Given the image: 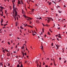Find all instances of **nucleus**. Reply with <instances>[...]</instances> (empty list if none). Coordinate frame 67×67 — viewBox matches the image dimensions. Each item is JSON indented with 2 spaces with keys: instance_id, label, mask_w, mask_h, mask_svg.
<instances>
[{
  "instance_id": "obj_58",
  "label": "nucleus",
  "mask_w": 67,
  "mask_h": 67,
  "mask_svg": "<svg viewBox=\"0 0 67 67\" xmlns=\"http://www.w3.org/2000/svg\"><path fill=\"white\" fill-rule=\"evenodd\" d=\"M58 35H59V36H61V35L60 34H59Z\"/></svg>"
},
{
  "instance_id": "obj_41",
  "label": "nucleus",
  "mask_w": 67,
  "mask_h": 67,
  "mask_svg": "<svg viewBox=\"0 0 67 67\" xmlns=\"http://www.w3.org/2000/svg\"><path fill=\"white\" fill-rule=\"evenodd\" d=\"M62 50H63L62 52L63 53H64V49H62Z\"/></svg>"
},
{
  "instance_id": "obj_49",
  "label": "nucleus",
  "mask_w": 67,
  "mask_h": 67,
  "mask_svg": "<svg viewBox=\"0 0 67 67\" xmlns=\"http://www.w3.org/2000/svg\"><path fill=\"white\" fill-rule=\"evenodd\" d=\"M62 59V58H59V60H61Z\"/></svg>"
},
{
  "instance_id": "obj_27",
  "label": "nucleus",
  "mask_w": 67,
  "mask_h": 67,
  "mask_svg": "<svg viewBox=\"0 0 67 67\" xmlns=\"http://www.w3.org/2000/svg\"><path fill=\"white\" fill-rule=\"evenodd\" d=\"M17 67H20V65H19V64H18L17 65Z\"/></svg>"
},
{
  "instance_id": "obj_32",
  "label": "nucleus",
  "mask_w": 67,
  "mask_h": 67,
  "mask_svg": "<svg viewBox=\"0 0 67 67\" xmlns=\"http://www.w3.org/2000/svg\"><path fill=\"white\" fill-rule=\"evenodd\" d=\"M5 14H6V13H7V11L6 10H5Z\"/></svg>"
},
{
  "instance_id": "obj_53",
  "label": "nucleus",
  "mask_w": 67,
  "mask_h": 67,
  "mask_svg": "<svg viewBox=\"0 0 67 67\" xmlns=\"http://www.w3.org/2000/svg\"><path fill=\"white\" fill-rule=\"evenodd\" d=\"M41 19H42V18H41V17H40L39 20H41Z\"/></svg>"
},
{
  "instance_id": "obj_35",
  "label": "nucleus",
  "mask_w": 67,
  "mask_h": 67,
  "mask_svg": "<svg viewBox=\"0 0 67 67\" xmlns=\"http://www.w3.org/2000/svg\"><path fill=\"white\" fill-rule=\"evenodd\" d=\"M58 30H60V27H59L58 28Z\"/></svg>"
},
{
  "instance_id": "obj_48",
  "label": "nucleus",
  "mask_w": 67,
  "mask_h": 67,
  "mask_svg": "<svg viewBox=\"0 0 67 67\" xmlns=\"http://www.w3.org/2000/svg\"><path fill=\"white\" fill-rule=\"evenodd\" d=\"M57 40H58V41H59V39H58V38H57Z\"/></svg>"
},
{
  "instance_id": "obj_17",
  "label": "nucleus",
  "mask_w": 67,
  "mask_h": 67,
  "mask_svg": "<svg viewBox=\"0 0 67 67\" xmlns=\"http://www.w3.org/2000/svg\"><path fill=\"white\" fill-rule=\"evenodd\" d=\"M55 45H56V46L57 48H59L58 47V46L57 45V44H56Z\"/></svg>"
},
{
  "instance_id": "obj_47",
  "label": "nucleus",
  "mask_w": 67,
  "mask_h": 67,
  "mask_svg": "<svg viewBox=\"0 0 67 67\" xmlns=\"http://www.w3.org/2000/svg\"><path fill=\"white\" fill-rule=\"evenodd\" d=\"M58 37H59V38H62V37L60 36H58Z\"/></svg>"
},
{
  "instance_id": "obj_31",
  "label": "nucleus",
  "mask_w": 67,
  "mask_h": 67,
  "mask_svg": "<svg viewBox=\"0 0 67 67\" xmlns=\"http://www.w3.org/2000/svg\"><path fill=\"white\" fill-rule=\"evenodd\" d=\"M13 42V40H11V43H12V42Z\"/></svg>"
},
{
  "instance_id": "obj_60",
  "label": "nucleus",
  "mask_w": 67,
  "mask_h": 67,
  "mask_svg": "<svg viewBox=\"0 0 67 67\" xmlns=\"http://www.w3.org/2000/svg\"><path fill=\"white\" fill-rule=\"evenodd\" d=\"M12 16H13V18H14V15H13Z\"/></svg>"
},
{
  "instance_id": "obj_22",
  "label": "nucleus",
  "mask_w": 67,
  "mask_h": 67,
  "mask_svg": "<svg viewBox=\"0 0 67 67\" xmlns=\"http://www.w3.org/2000/svg\"><path fill=\"white\" fill-rule=\"evenodd\" d=\"M58 12H59L60 13H62V11H61L60 12V11L59 10H58Z\"/></svg>"
},
{
  "instance_id": "obj_61",
  "label": "nucleus",
  "mask_w": 67,
  "mask_h": 67,
  "mask_svg": "<svg viewBox=\"0 0 67 67\" xmlns=\"http://www.w3.org/2000/svg\"><path fill=\"white\" fill-rule=\"evenodd\" d=\"M20 32L21 33H22V31H21V30H20Z\"/></svg>"
},
{
  "instance_id": "obj_28",
  "label": "nucleus",
  "mask_w": 67,
  "mask_h": 67,
  "mask_svg": "<svg viewBox=\"0 0 67 67\" xmlns=\"http://www.w3.org/2000/svg\"><path fill=\"white\" fill-rule=\"evenodd\" d=\"M21 4H23V1H21Z\"/></svg>"
},
{
  "instance_id": "obj_59",
  "label": "nucleus",
  "mask_w": 67,
  "mask_h": 67,
  "mask_svg": "<svg viewBox=\"0 0 67 67\" xmlns=\"http://www.w3.org/2000/svg\"><path fill=\"white\" fill-rule=\"evenodd\" d=\"M25 56H26V53H25Z\"/></svg>"
},
{
  "instance_id": "obj_3",
  "label": "nucleus",
  "mask_w": 67,
  "mask_h": 67,
  "mask_svg": "<svg viewBox=\"0 0 67 67\" xmlns=\"http://www.w3.org/2000/svg\"><path fill=\"white\" fill-rule=\"evenodd\" d=\"M15 11V16H17V14H18V13L16 11Z\"/></svg>"
},
{
  "instance_id": "obj_19",
  "label": "nucleus",
  "mask_w": 67,
  "mask_h": 67,
  "mask_svg": "<svg viewBox=\"0 0 67 67\" xmlns=\"http://www.w3.org/2000/svg\"><path fill=\"white\" fill-rule=\"evenodd\" d=\"M20 28L21 29H23V30L24 29L22 27V26H20Z\"/></svg>"
},
{
  "instance_id": "obj_42",
  "label": "nucleus",
  "mask_w": 67,
  "mask_h": 67,
  "mask_svg": "<svg viewBox=\"0 0 67 67\" xmlns=\"http://www.w3.org/2000/svg\"><path fill=\"white\" fill-rule=\"evenodd\" d=\"M16 26H17V23L16 22Z\"/></svg>"
},
{
  "instance_id": "obj_1",
  "label": "nucleus",
  "mask_w": 67,
  "mask_h": 67,
  "mask_svg": "<svg viewBox=\"0 0 67 67\" xmlns=\"http://www.w3.org/2000/svg\"><path fill=\"white\" fill-rule=\"evenodd\" d=\"M13 11H16V8H14V6L15 5H14V4H13Z\"/></svg>"
},
{
  "instance_id": "obj_64",
  "label": "nucleus",
  "mask_w": 67,
  "mask_h": 67,
  "mask_svg": "<svg viewBox=\"0 0 67 67\" xmlns=\"http://www.w3.org/2000/svg\"><path fill=\"white\" fill-rule=\"evenodd\" d=\"M16 52L15 51H14V53H16Z\"/></svg>"
},
{
  "instance_id": "obj_29",
  "label": "nucleus",
  "mask_w": 67,
  "mask_h": 67,
  "mask_svg": "<svg viewBox=\"0 0 67 67\" xmlns=\"http://www.w3.org/2000/svg\"><path fill=\"white\" fill-rule=\"evenodd\" d=\"M48 34H49V35H51V34H50V33H49V32H48Z\"/></svg>"
},
{
  "instance_id": "obj_52",
  "label": "nucleus",
  "mask_w": 67,
  "mask_h": 67,
  "mask_svg": "<svg viewBox=\"0 0 67 67\" xmlns=\"http://www.w3.org/2000/svg\"><path fill=\"white\" fill-rule=\"evenodd\" d=\"M14 18L15 21H16V17H14Z\"/></svg>"
},
{
  "instance_id": "obj_15",
  "label": "nucleus",
  "mask_w": 67,
  "mask_h": 67,
  "mask_svg": "<svg viewBox=\"0 0 67 67\" xmlns=\"http://www.w3.org/2000/svg\"><path fill=\"white\" fill-rule=\"evenodd\" d=\"M24 46H22L21 48V49H24Z\"/></svg>"
},
{
  "instance_id": "obj_6",
  "label": "nucleus",
  "mask_w": 67,
  "mask_h": 67,
  "mask_svg": "<svg viewBox=\"0 0 67 67\" xmlns=\"http://www.w3.org/2000/svg\"><path fill=\"white\" fill-rule=\"evenodd\" d=\"M18 4H21V2L20 1H18Z\"/></svg>"
},
{
  "instance_id": "obj_21",
  "label": "nucleus",
  "mask_w": 67,
  "mask_h": 67,
  "mask_svg": "<svg viewBox=\"0 0 67 67\" xmlns=\"http://www.w3.org/2000/svg\"><path fill=\"white\" fill-rule=\"evenodd\" d=\"M1 23H2L3 22V19H1Z\"/></svg>"
},
{
  "instance_id": "obj_8",
  "label": "nucleus",
  "mask_w": 67,
  "mask_h": 67,
  "mask_svg": "<svg viewBox=\"0 0 67 67\" xmlns=\"http://www.w3.org/2000/svg\"><path fill=\"white\" fill-rule=\"evenodd\" d=\"M42 33H44V28H42Z\"/></svg>"
},
{
  "instance_id": "obj_4",
  "label": "nucleus",
  "mask_w": 67,
  "mask_h": 67,
  "mask_svg": "<svg viewBox=\"0 0 67 67\" xmlns=\"http://www.w3.org/2000/svg\"><path fill=\"white\" fill-rule=\"evenodd\" d=\"M7 55L8 56H10V53L9 52L8 53H7Z\"/></svg>"
},
{
  "instance_id": "obj_43",
  "label": "nucleus",
  "mask_w": 67,
  "mask_h": 67,
  "mask_svg": "<svg viewBox=\"0 0 67 67\" xmlns=\"http://www.w3.org/2000/svg\"><path fill=\"white\" fill-rule=\"evenodd\" d=\"M0 15H1V16H3V14H1Z\"/></svg>"
},
{
  "instance_id": "obj_38",
  "label": "nucleus",
  "mask_w": 67,
  "mask_h": 67,
  "mask_svg": "<svg viewBox=\"0 0 67 67\" xmlns=\"http://www.w3.org/2000/svg\"><path fill=\"white\" fill-rule=\"evenodd\" d=\"M29 27H31V28H33V27L32 26H30Z\"/></svg>"
},
{
  "instance_id": "obj_37",
  "label": "nucleus",
  "mask_w": 67,
  "mask_h": 67,
  "mask_svg": "<svg viewBox=\"0 0 67 67\" xmlns=\"http://www.w3.org/2000/svg\"><path fill=\"white\" fill-rule=\"evenodd\" d=\"M51 46H53V43H52L51 44Z\"/></svg>"
},
{
  "instance_id": "obj_34",
  "label": "nucleus",
  "mask_w": 67,
  "mask_h": 67,
  "mask_svg": "<svg viewBox=\"0 0 67 67\" xmlns=\"http://www.w3.org/2000/svg\"><path fill=\"white\" fill-rule=\"evenodd\" d=\"M23 53H23V50H22V55H23Z\"/></svg>"
},
{
  "instance_id": "obj_46",
  "label": "nucleus",
  "mask_w": 67,
  "mask_h": 67,
  "mask_svg": "<svg viewBox=\"0 0 67 67\" xmlns=\"http://www.w3.org/2000/svg\"><path fill=\"white\" fill-rule=\"evenodd\" d=\"M66 60L64 62V63H66Z\"/></svg>"
},
{
  "instance_id": "obj_36",
  "label": "nucleus",
  "mask_w": 67,
  "mask_h": 67,
  "mask_svg": "<svg viewBox=\"0 0 67 67\" xmlns=\"http://www.w3.org/2000/svg\"><path fill=\"white\" fill-rule=\"evenodd\" d=\"M26 25H25L24 26H25V27H26V26H27V24H26Z\"/></svg>"
},
{
  "instance_id": "obj_23",
  "label": "nucleus",
  "mask_w": 67,
  "mask_h": 67,
  "mask_svg": "<svg viewBox=\"0 0 67 67\" xmlns=\"http://www.w3.org/2000/svg\"><path fill=\"white\" fill-rule=\"evenodd\" d=\"M20 67H23V65H22V64H21Z\"/></svg>"
},
{
  "instance_id": "obj_56",
  "label": "nucleus",
  "mask_w": 67,
  "mask_h": 67,
  "mask_svg": "<svg viewBox=\"0 0 67 67\" xmlns=\"http://www.w3.org/2000/svg\"><path fill=\"white\" fill-rule=\"evenodd\" d=\"M17 45H16V47H15L16 49V48H17Z\"/></svg>"
},
{
  "instance_id": "obj_63",
  "label": "nucleus",
  "mask_w": 67,
  "mask_h": 67,
  "mask_svg": "<svg viewBox=\"0 0 67 67\" xmlns=\"http://www.w3.org/2000/svg\"><path fill=\"white\" fill-rule=\"evenodd\" d=\"M32 23V21H30V24H31Z\"/></svg>"
},
{
  "instance_id": "obj_18",
  "label": "nucleus",
  "mask_w": 67,
  "mask_h": 67,
  "mask_svg": "<svg viewBox=\"0 0 67 67\" xmlns=\"http://www.w3.org/2000/svg\"><path fill=\"white\" fill-rule=\"evenodd\" d=\"M55 45H56V46L57 48H59L58 47V46L57 45V44H56Z\"/></svg>"
},
{
  "instance_id": "obj_24",
  "label": "nucleus",
  "mask_w": 67,
  "mask_h": 67,
  "mask_svg": "<svg viewBox=\"0 0 67 67\" xmlns=\"http://www.w3.org/2000/svg\"><path fill=\"white\" fill-rule=\"evenodd\" d=\"M31 19H32V18H31V19H27V21H29V20H31Z\"/></svg>"
},
{
  "instance_id": "obj_51",
  "label": "nucleus",
  "mask_w": 67,
  "mask_h": 67,
  "mask_svg": "<svg viewBox=\"0 0 67 67\" xmlns=\"http://www.w3.org/2000/svg\"><path fill=\"white\" fill-rule=\"evenodd\" d=\"M1 25H2V26L3 25V24H2V23H1Z\"/></svg>"
},
{
  "instance_id": "obj_13",
  "label": "nucleus",
  "mask_w": 67,
  "mask_h": 67,
  "mask_svg": "<svg viewBox=\"0 0 67 67\" xmlns=\"http://www.w3.org/2000/svg\"><path fill=\"white\" fill-rule=\"evenodd\" d=\"M49 31L51 32V33H52V31H51V29H49Z\"/></svg>"
},
{
  "instance_id": "obj_14",
  "label": "nucleus",
  "mask_w": 67,
  "mask_h": 67,
  "mask_svg": "<svg viewBox=\"0 0 67 67\" xmlns=\"http://www.w3.org/2000/svg\"><path fill=\"white\" fill-rule=\"evenodd\" d=\"M51 4H52V2H49V5H51Z\"/></svg>"
},
{
  "instance_id": "obj_54",
  "label": "nucleus",
  "mask_w": 67,
  "mask_h": 67,
  "mask_svg": "<svg viewBox=\"0 0 67 67\" xmlns=\"http://www.w3.org/2000/svg\"><path fill=\"white\" fill-rule=\"evenodd\" d=\"M10 63H9L8 64V66H10Z\"/></svg>"
},
{
  "instance_id": "obj_16",
  "label": "nucleus",
  "mask_w": 67,
  "mask_h": 67,
  "mask_svg": "<svg viewBox=\"0 0 67 67\" xmlns=\"http://www.w3.org/2000/svg\"><path fill=\"white\" fill-rule=\"evenodd\" d=\"M26 18H28V19H31V18H30V17H29L27 16H26Z\"/></svg>"
},
{
  "instance_id": "obj_11",
  "label": "nucleus",
  "mask_w": 67,
  "mask_h": 67,
  "mask_svg": "<svg viewBox=\"0 0 67 67\" xmlns=\"http://www.w3.org/2000/svg\"><path fill=\"white\" fill-rule=\"evenodd\" d=\"M41 49L42 51H43V46H42L41 48Z\"/></svg>"
},
{
  "instance_id": "obj_30",
  "label": "nucleus",
  "mask_w": 67,
  "mask_h": 67,
  "mask_svg": "<svg viewBox=\"0 0 67 67\" xmlns=\"http://www.w3.org/2000/svg\"><path fill=\"white\" fill-rule=\"evenodd\" d=\"M5 51H7V52H9V51L7 50L6 49H5Z\"/></svg>"
},
{
  "instance_id": "obj_25",
  "label": "nucleus",
  "mask_w": 67,
  "mask_h": 67,
  "mask_svg": "<svg viewBox=\"0 0 67 67\" xmlns=\"http://www.w3.org/2000/svg\"><path fill=\"white\" fill-rule=\"evenodd\" d=\"M47 22L48 23H49L50 22V21L48 20H47Z\"/></svg>"
},
{
  "instance_id": "obj_20",
  "label": "nucleus",
  "mask_w": 67,
  "mask_h": 67,
  "mask_svg": "<svg viewBox=\"0 0 67 67\" xmlns=\"http://www.w3.org/2000/svg\"><path fill=\"white\" fill-rule=\"evenodd\" d=\"M5 51V49L3 50V52L4 53H5V52L4 51Z\"/></svg>"
},
{
  "instance_id": "obj_7",
  "label": "nucleus",
  "mask_w": 67,
  "mask_h": 67,
  "mask_svg": "<svg viewBox=\"0 0 67 67\" xmlns=\"http://www.w3.org/2000/svg\"><path fill=\"white\" fill-rule=\"evenodd\" d=\"M12 1V3H13V4H14V2H15V0H13V1Z\"/></svg>"
},
{
  "instance_id": "obj_9",
  "label": "nucleus",
  "mask_w": 67,
  "mask_h": 67,
  "mask_svg": "<svg viewBox=\"0 0 67 67\" xmlns=\"http://www.w3.org/2000/svg\"><path fill=\"white\" fill-rule=\"evenodd\" d=\"M0 8H1V9H4V8L3 7H2V6H0Z\"/></svg>"
},
{
  "instance_id": "obj_55",
  "label": "nucleus",
  "mask_w": 67,
  "mask_h": 67,
  "mask_svg": "<svg viewBox=\"0 0 67 67\" xmlns=\"http://www.w3.org/2000/svg\"><path fill=\"white\" fill-rule=\"evenodd\" d=\"M53 65V64H52V63H50V65Z\"/></svg>"
},
{
  "instance_id": "obj_2",
  "label": "nucleus",
  "mask_w": 67,
  "mask_h": 67,
  "mask_svg": "<svg viewBox=\"0 0 67 67\" xmlns=\"http://www.w3.org/2000/svg\"><path fill=\"white\" fill-rule=\"evenodd\" d=\"M22 14H25V11H24V10H23V9H22Z\"/></svg>"
},
{
  "instance_id": "obj_62",
  "label": "nucleus",
  "mask_w": 67,
  "mask_h": 67,
  "mask_svg": "<svg viewBox=\"0 0 67 67\" xmlns=\"http://www.w3.org/2000/svg\"><path fill=\"white\" fill-rule=\"evenodd\" d=\"M3 17L4 18H5V16H3Z\"/></svg>"
},
{
  "instance_id": "obj_50",
  "label": "nucleus",
  "mask_w": 67,
  "mask_h": 67,
  "mask_svg": "<svg viewBox=\"0 0 67 67\" xmlns=\"http://www.w3.org/2000/svg\"><path fill=\"white\" fill-rule=\"evenodd\" d=\"M32 35H34H34H35V34H32Z\"/></svg>"
},
{
  "instance_id": "obj_45",
  "label": "nucleus",
  "mask_w": 67,
  "mask_h": 67,
  "mask_svg": "<svg viewBox=\"0 0 67 67\" xmlns=\"http://www.w3.org/2000/svg\"><path fill=\"white\" fill-rule=\"evenodd\" d=\"M1 65H2V66L3 65V64H2V63H1Z\"/></svg>"
},
{
  "instance_id": "obj_39",
  "label": "nucleus",
  "mask_w": 67,
  "mask_h": 67,
  "mask_svg": "<svg viewBox=\"0 0 67 67\" xmlns=\"http://www.w3.org/2000/svg\"><path fill=\"white\" fill-rule=\"evenodd\" d=\"M52 2H54L55 4H56V3H55V2H54L53 1H52Z\"/></svg>"
},
{
  "instance_id": "obj_44",
  "label": "nucleus",
  "mask_w": 67,
  "mask_h": 67,
  "mask_svg": "<svg viewBox=\"0 0 67 67\" xmlns=\"http://www.w3.org/2000/svg\"><path fill=\"white\" fill-rule=\"evenodd\" d=\"M36 64H37V63H38V61H36Z\"/></svg>"
},
{
  "instance_id": "obj_26",
  "label": "nucleus",
  "mask_w": 67,
  "mask_h": 67,
  "mask_svg": "<svg viewBox=\"0 0 67 67\" xmlns=\"http://www.w3.org/2000/svg\"><path fill=\"white\" fill-rule=\"evenodd\" d=\"M34 9H32V12H34Z\"/></svg>"
},
{
  "instance_id": "obj_5",
  "label": "nucleus",
  "mask_w": 67,
  "mask_h": 67,
  "mask_svg": "<svg viewBox=\"0 0 67 67\" xmlns=\"http://www.w3.org/2000/svg\"><path fill=\"white\" fill-rule=\"evenodd\" d=\"M36 23H40V21L39 20H36Z\"/></svg>"
},
{
  "instance_id": "obj_40",
  "label": "nucleus",
  "mask_w": 67,
  "mask_h": 67,
  "mask_svg": "<svg viewBox=\"0 0 67 67\" xmlns=\"http://www.w3.org/2000/svg\"><path fill=\"white\" fill-rule=\"evenodd\" d=\"M8 43L9 45H10V42H8Z\"/></svg>"
},
{
  "instance_id": "obj_33",
  "label": "nucleus",
  "mask_w": 67,
  "mask_h": 67,
  "mask_svg": "<svg viewBox=\"0 0 67 67\" xmlns=\"http://www.w3.org/2000/svg\"><path fill=\"white\" fill-rule=\"evenodd\" d=\"M54 65L55 66H56V65H55V62H54Z\"/></svg>"
},
{
  "instance_id": "obj_12",
  "label": "nucleus",
  "mask_w": 67,
  "mask_h": 67,
  "mask_svg": "<svg viewBox=\"0 0 67 67\" xmlns=\"http://www.w3.org/2000/svg\"><path fill=\"white\" fill-rule=\"evenodd\" d=\"M47 19H52V18L50 17H47Z\"/></svg>"
},
{
  "instance_id": "obj_57",
  "label": "nucleus",
  "mask_w": 67,
  "mask_h": 67,
  "mask_svg": "<svg viewBox=\"0 0 67 67\" xmlns=\"http://www.w3.org/2000/svg\"><path fill=\"white\" fill-rule=\"evenodd\" d=\"M24 53H23V57H24Z\"/></svg>"
},
{
  "instance_id": "obj_10",
  "label": "nucleus",
  "mask_w": 67,
  "mask_h": 67,
  "mask_svg": "<svg viewBox=\"0 0 67 67\" xmlns=\"http://www.w3.org/2000/svg\"><path fill=\"white\" fill-rule=\"evenodd\" d=\"M23 16H24V17H25V18H26V15H25V14H23Z\"/></svg>"
}]
</instances>
